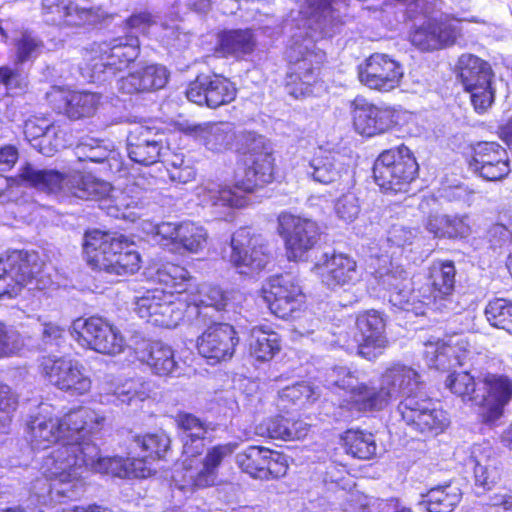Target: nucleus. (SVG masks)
<instances>
[{
	"label": "nucleus",
	"instance_id": "nucleus-1",
	"mask_svg": "<svg viewBox=\"0 0 512 512\" xmlns=\"http://www.w3.org/2000/svg\"><path fill=\"white\" fill-rule=\"evenodd\" d=\"M20 177L30 186L54 194L59 199L73 196L100 201V208L106 209L110 216L132 222L141 217L148 204V191L142 187V179L127 184L123 189H116L91 174H63L53 169H39L31 164L21 168Z\"/></svg>",
	"mask_w": 512,
	"mask_h": 512
},
{
	"label": "nucleus",
	"instance_id": "nucleus-2",
	"mask_svg": "<svg viewBox=\"0 0 512 512\" xmlns=\"http://www.w3.org/2000/svg\"><path fill=\"white\" fill-rule=\"evenodd\" d=\"M104 420L102 415L87 407H78L57 417L48 404H41L38 413L31 417L27 433L32 449L45 450L58 444L56 449L43 457L39 468L51 481L46 489L51 498L55 495L54 486L60 487L63 479L56 473L58 465L51 466L49 462L56 460L60 451L68 447H77L78 454L87 436L99 431Z\"/></svg>",
	"mask_w": 512,
	"mask_h": 512
},
{
	"label": "nucleus",
	"instance_id": "nucleus-3",
	"mask_svg": "<svg viewBox=\"0 0 512 512\" xmlns=\"http://www.w3.org/2000/svg\"><path fill=\"white\" fill-rule=\"evenodd\" d=\"M304 21L306 37L303 43L295 39L288 51L290 68L285 89L295 99L315 94L322 88L318 81L320 64L325 58L321 50H315L318 37L334 32L337 16L334 15L336 0H295Z\"/></svg>",
	"mask_w": 512,
	"mask_h": 512
},
{
	"label": "nucleus",
	"instance_id": "nucleus-4",
	"mask_svg": "<svg viewBox=\"0 0 512 512\" xmlns=\"http://www.w3.org/2000/svg\"><path fill=\"white\" fill-rule=\"evenodd\" d=\"M49 464L58 465L56 473L63 479L60 487L54 486L55 495L71 500L85 492V479L89 471L119 478H146L152 473L146 461L139 458L101 457L91 435L82 443L78 454L77 447L65 448Z\"/></svg>",
	"mask_w": 512,
	"mask_h": 512
},
{
	"label": "nucleus",
	"instance_id": "nucleus-5",
	"mask_svg": "<svg viewBox=\"0 0 512 512\" xmlns=\"http://www.w3.org/2000/svg\"><path fill=\"white\" fill-rule=\"evenodd\" d=\"M327 382L329 386L346 390L348 397L343 406L357 412L380 411L400 397L417 396L421 384L419 373L400 362L384 370L379 388L359 382L355 373L343 366L334 367Z\"/></svg>",
	"mask_w": 512,
	"mask_h": 512
},
{
	"label": "nucleus",
	"instance_id": "nucleus-6",
	"mask_svg": "<svg viewBox=\"0 0 512 512\" xmlns=\"http://www.w3.org/2000/svg\"><path fill=\"white\" fill-rule=\"evenodd\" d=\"M251 144L244 160L243 172L235 175L234 186H222L208 182L196 187L195 194L201 205L215 208L218 212L243 208L248 204L247 194L273 181L274 157L266 147L265 138L250 136Z\"/></svg>",
	"mask_w": 512,
	"mask_h": 512
},
{
	"label": "nucleus",
	"instance_id": "nucleus-7",
	"mask_svg": "<svg viewBox=\"0 0 512 512\" xmlns=\"http://www.w3.org/2000/svg\"><path fill=\"white\" fill-rule=\"evenodd\" d=\"M154 281L166 289L147 290L136 298L135 311L148 323L165 328H175L183 319L185 301L184 292L191 286L189 272L182 266L166 263L157 268Z\"/></svg>",
	"mask_w": 512,
	"mask_h": 512
},
{
	"label": "nucleus",
	"instance_id": "nucleus-8",
	"mask_svg": "<svg viewBox=\"0 0 512 512\" xmlns=\"http://www.w3.org/2000/svg\"><path fill=\"white\" fill-rule=\"evenodd\" d=\"M83 249L88 264L107 282H116L118 277L134 274L140 269V254L135 244L123 235L88 231Z\"/></svg>",
	"mask_w": 512,
	"mask_h": 512
},
{
	"label": "nucleus",
	"instance_id": "nucleus-9",
	"mask_svg": "<svg viewBox=\"0 0 512 512\" xmlns=\"http://www.w3.org/2000/svg\"><path fill=\"white\" fill-rule=\"evenodd\" d=\"M479 382L483 385L482 393L476 389L474 376L463 371L450 374L445 383L463 402L478 407L483 423L495 425L512 399V380L504 375L487 373Z\"/></svg>",
	"mask_w": 512,
	"mask_h": 512
},
{
	"label": "nucleus",
	"instance_id": "nucleus-10",
	"mask_svg": "<svg viewBox=\"0 0 512 512\" xmlns=\"http://www.w3.org/2000/svg\"><path fill=\"white\" fill-rule=\"evenodd\" d=\"M139 52L137 35L127 34L110 41L95 43L85 51L83 64L79 67L80 73L89 82L106 81L134 62Z\"/></svg>",
	"mask_w": 512,
	"mask_h": 512
},
{
	"label": "nucleus",
	"instance_id": "nucleus-11",
	"mask_svg": "<svg viewBox=\"0 0 512 512\" xmlns=\"http://www.w3.org/2000/svg\"><path fill=\"white\" fill-rule=\"evenodd\" d=\"M43 267L44 263L35 251H8L0 258V299L16 297L28 285L30 290L44 289Z\"/></svg>",
	"mask_w": 512,
	"mask_h": 512
},
{
	"label": "nucleus",
	"instance_id": "nucleus-12",
	"mask_svg": "<svg viewBox=\"0 0 512 512\" xmlns=\"http://www.w3.org/2000/svg\"><path fill=\"white\" fill-rule=\"evenodd\" d=\"M419 166L411 150L401 145L383 151L375 160L373 176L386 192H407L418 175Z\"/></svg>",
	"mask_w": 512,
	"mask_h": 512
},
{
	"label": "nucleus",
	"instance_id": "nucleus-13",
	"mask_svg": "<svg viewBox=\"0 0 512 512\" xmlns=\"http://www.w3.org/2000/svg\"><path fill=\"white\" fill-rule=\"evenodd\" d=\"M237 448V442L219 444L208 449L201 462L183 460L181 468L175 469L172 475L173 485L185 494L192 493L196 488L213 486L222 461L231 456Z\"/></svg>",
	"mask_w": 512,
	"mask_h": 512
},
{
	"label": "nucleus",
	"instance_id": "nucleus-14",
	"mask_svg": "<svg viewBox=\"0 0 512 512\" xmlns=\"http://www.w3.org/2000/svg\"><path fill=\"white\" fill-rule=\"evenodd\" d=\"M70 332L82 347L101 354L117 355L126 347L121 331L101 317L78 318L72 322Z\"/></svg>",
	"mask_w": 512,
	"mask_h": 512
},
{
	"label": "nucleus",
	"instance_id": "nucleus-15",
	"mask_svg": "<svg viewBox=\"0 0 512 512\" xmlns=\"http://www.w3.org/2000/svg\"><path fill=\"white\" fill-rule=\"evenodd\" d=\"M374 283L378 286V292L384 290L388 293L392 306L413 312L415 315L424 314L422 305L417 302L418 294L413 288V282L409 274L399 265L390 261L389 267H379L369 282V287L375 291Z\"/></svg>",
	"mask_w": 512,
	"mask_h": 512
},
{
	"label": "nucleus",
	"instance_id": "nucleus-16",
	"mask_svg": "<svg viewBox=\"0 0 512 512\" xmlns=\"http://www.w3.org/2000/svg\"><path fill=\"white\" fill-rule=\"evenodd\" d=\"M424 360L429 368L449 370L456 366L475 364L480 354L467 336L454 334L443 339L431 338L424 343Z\"/></svg>",
	"mask_w": 512,
	"mask_h": 512
},
{
	"label": "nucleus",
	"instance_id": "nucleus-17",
	"mask_svg": "<svg viewBox=\"0 0 512 512\" xmlns=\"http://www.w3.org/2000/svg\"><path fill=\"white\" fill-rule=\"evenodd\" d=\"M458 69L459 78L464 89L470 93L471 102L476 112L487 111L495 98L490 65L477 56L464 54L459 58Z\"/></svg>",
	"mask_w": 512,
	"mask_h": 512
},
{
	"label": "nucleus",
	"instance_id": "nucleus-18",
	"mask_svg": "<svg viewBox=\"0 0 512 512\" xmlns=\"http://www.w3.org/2000/svg\"><path fill=\"white\" fill-rule=\"evenodd\" d=\"M42 374L57 387L72 396L88 394L92 379L85 365L71 357H47L42 363Z\"/></svg>",
	"mask_w": 512,
	"mask_h": 512
},
{
	"label": "nucleus",
	"instance_id": "nucleus-19",
	"mask_svg": "<svg viewBox=\"0 0 512 512\" xmlns=\"http://www.w3.org/2000/svg\"><path fill=\"white\" fill-rule=\"evenodd\" d=\"M397 409L411 431L425 437L439 435L449 424L446 413L428 397H406Z\"/></svg>",
	"mask_w": 512,
	"mask_h": 512
},
{
	"label": "nucleus",
	"instance_id": "nucleus-20",
	"mask_svg": "<svg viewBox=\"0 0 512 512\" xmlns=\"http://www.w3.org/2000/svg\"><path fill=\"white\" fill-rule=\"evenodd\" d=\"M305 174L313 181L328 185L340 182L343 189L354 185L353 159L336 150L319 148L313 157L303 161Z\"/></svg>",
	"mask_w": 512,
	"mask_h": 512
},
{
	"label": "nucleus",
	"instance_id": "nucleus-21",
	"mask_svg": "<svg viewBox=\"0 0 512 512\" xmlns=\"http://www.w3.org/2000/svg\"><path fill=\"white\" fill-rule=\"evenodd\" d=\"M278 233L284 240L287 257L292 261L305 260L308 251L319 240V228L315 221L287 212L278 216Z\"/></svg>",
	"mask_w": 512,
	"mask_h": 512
},
{
	"label": "nucleus",
	"instance_id": "nucleus-22",
	"mask_svg": "<svg viewBox=\"0 0 512 512\" xmlns=\"http://www.w3.org/2000/svg\"><path fill=\"white\" fill-rule=\"evenodd\" d=\"M271 259L263 238L253 235L248 228H240L231 237L230 263L240 274L261 271Z\"/></svg>",
	"mask_w": 512,
	"mask_h": 512
},
{
	"label": "nucleus",
	"instance_id": "nucleus-23",
	"mask_svg": "<svg viewBox=\"0 0 512 512\" xmlns=\"http://www.w3.org/2000/svg\"><path fill=\"white\" fill-rule=\"evenodd\" d=\"M42 15L47 24L55 26H80L95 24L106 17L100 7L89 0H43Z\"/></svg>",
	"mask_w": 512,
	"mask_h": 512
},
{
	"label": "nucleus",
	"instance_id": "nucleus-24",
	"mask_svg": "<svg viewBox=\"0 0 512 512\" xmlns=\"http://www.w3.org/2000/svg\"><path fill=\"white\" fill-rule=\"evenodd\" d=\"M263 298L275 316L288 319L300 310L305 296L297 278L285 273L269 279L263 287Z\"/></svg>",
	"mask_w": 512,
	"mask_h": 512
},
{
	"label": "nucleus",
	"instance_id": "nucleus-25",
	"mask_svg": "<svg viewBox=\"0 0 512 512\" xmlns=\"http://www.w3.org/2000/svg\"><path fill=\"white\" fill-rule=\"evenodd\" d=\"M152 233L158 244L170 251L198 253L205 248L208 239L205 228L191 221L162 222L153 226Z\"/></svg>",
	"mask_w": 512,
	"mask_h": 512
},
{
	"label": "nucleus",
	"instance_id": "nucleus-26",
	"mask_svg": "<svg viewBox=\"0 0 512 512\" xmlns=\"http://www.w3.org/2000/svg\"><path fill=\"white\" fill-rule=\"evenodd\" d=\"M236 463L244 473L260 480L283 477L289 467L285 454L263 446L247 447L237 454Z\"/></svg>",
	"mask_w": 512,
	"mask_h": 512
},
{
	"label": "nucleus",
	"instance_id": "nucleus-27",
	"mask_svg": "<svg viewBox=\"0 0 512 512\" xmlns=\"http://www.w3.org/2000/svg\"><path fill=\"white\" fill-rule=\"evenodd\" d=\"M456 269L452 261H437L429 268V280L433 288L430 295H420L417 291V302L424 307H431L441 312L454 311L456 304L453 301Z\"/></svg>",
	"mask_w": 512,
	"mask_h": 512
},
{
	"label": "nucleus",
	"instance_id": "nucleus-28",
	"mask_svg": "<svg viewBox=\"0 0 512 512\" xmlns=\"http://www.w3.org/2000/svg\"><path fill=\"white\" fill-rule=\"evenodd\" d=\"M312 271L331 290L355 285L361 278L356 261L343 253H323Z\"/></svg>",
	"mask_w": 512,
	"mask_h": 512
},
{
	"label": "nucleus",
	"instance_id": "nucleus-29",
	"mask_svg": "<svg viewBox=\"0 0 512 512\" xmlns=\"http://www.w3.org/2000/svg\"><path fill=\"white\" fill-rule=\"evenodd\" d=\"M359 80L370 89L389 92L400 85L402 65L383 53H374L359 66Z\"/></svg>",
	"mask_w": 512,
	"mask_h": 512
},
{
	"label": "nucleus",
	"instance_id": "nucleus-30",
	"mask_svg": "<svg viewBox=\"0 0 512 512\" xmlns=\"http://www.w3.org/2000/svg\"><path fill=\"white\" fill-rule=\"evenodd\" d=\"M239 338L234 327L227 323H214L197 339L199 354L211 364L232 358Z\"/></svg>",
	"mask_w": 512,
	"mask_h": 512
},
{
	"label": "nucleus",
	"instance_id": "nucleus-31",
	"mask_svg": "<svg viewBox=\"0 0 512 512\" xmlns=\"http://www.w3.org/2000/svg\"><path fill=\"white\" fill-rule=\"evenodd\" d=\"M470 169L487 181H500L511 171L505 148L496 142H480L473 147Z\"/></svg>",
	"mask_w": 512,
	"mask_h": 512
},
{
	"label": "nucleus",
	"instance_id": "nucleus-32",
	"mask_svg": "<svg viewBox=\"0 0 512 512\" xmlns=\"http://www.w3.org/2000/svg\"><path fill=\"white\" fill-rule=\"evenodd\" d=\"M186 97L197 105H206L217 108L233 101L236 97V88L227 78L214 75L213 77H198L190 83L186 90Z\"/></svg>",
	"mask_w": 512,
	"mask_h": 512
},
{
	"label": "nucleus",
	"instance_id": "nucleus-33",
	"mask_svg": "<svg viewBox=\"0 0 512 512\" xmlns=\"http://www.w3.org/2000/svg\"><path fill=\"white\" fill-rule=\"evenodd\" d=\"M164 134L149 126L138 125L127 138L129 158L141 165H152L160 160L165 149Z\"/></svg>",
	"mask_w": 512,
	"mask_h": 512
},
{
	"label": "nucleus",
	"instance_id": "nucleus-34",
	"mask_svg": "<svg viewBox=\"0 0 512 512\" xmlns=\"http://www.w3.org/2000/svg\"><path fill=\"white\" fill-rule=\"evenodd\" d=\"M356 325L360 332L358 353L368 360L377 358L388 343L383 316L376 310H368L357 316Z\"/></svg>",
	"mask_w": 512,
	"mask_h": 512
},
{
	"label": "nucleus",
	"instance_id": "nucleus-35",
	"mask_svg": "<svg viewBox=\"0 0 512 512\" xmlns=\"http://www.w3.org/2000/svg\"><path fill=\"white\" fill-rule=\"evenodd\" d=\"M47 95L55 108L72 120L92 117L101 100L98 93L71 91L61 87H53Z\"/></svg>",
	"mask_w": 512,
	"mask_h": 512
},
{
	"label": "nucleus",
	"instance_id": "nucleus-36",
	"mask_svg": "<svg viewBox=\"0 0 512 512\" xmlns=\"http://www.w3.org/2000/svg\"><path fill=\"white\" fill-rule=\"evenodd\" d=\"M355 130L367 137L382 134L393 125V111L388 107L376 106L362 97L352 102Z\"/></svg>",
	"mask_w": 512,
	"mask_h": 512
},
{
	"label": "nucleus",
	"instance_id": "nucleus-37",
	"mask_svg": "<svg viewBox=\"0 0 512 512\" xmlns=\"http://www.w3.org/2000/svg\"><path fill=\"white\" fill-rule=\"evenodd\" d=\"M134 353L137 360L146 364L155 375L177 377L181 374L174 350L161 341L143 340L135 347Z\"/></svg>",
	"mask_w": 512,
	"mask_h": 512
},
{
	"label": "nucleus",
	"instance_id": "nucleus-38",
	"mask_svg": "<svg viewBox=\"0 0 512 512\" xmlns=\"http://www.w3.org/2000/svg\"><path fill=\"white\" fill-rule=\"evenodd\" d=\"M190 279L191 286L182 295V298L188 299L187 302L185 301V311L202 318H214L215 313L225 310L227 298L220 288L202 285L198 289L191 276Z\"/></svg>",
	"mask_w": 512,
	"mask_h": 512
},
{
	"label": "nucleus",
	"instance_id": "nucleus-39",
	"mask_svg": "<svg viewBox=\"0 0 512 512\" xmlns=\"http://www.w3.org/2000/svg\"><path fill=\"white\" fill-rule=\"evenodd\" d=\"M469 464L473 466L475 485L483 491L491 490L501 479L500 461L489 443L473 445Z\"/></svg>",
	"mask_w": 512,
	"mask_h": 512
},
{
	"label": "nucleus",
	"instance_id": "nucleus-40",
	"mask_svg": "<svg viewBox=\"0 0 512 512\" xmlns=\"http://www.w3.org/2000/svg\"><path fill=\"white\" fill-rule=\"evenodd\" d=\"M25 138L31 146L45 156H52L65 147L63 131L45 119H28L24 125Z\"/></svg>",
	"mask_w": 512,
	"mask_h": 512
},
{
	"label": "nucleus",
	"instance_id": "nucleus-41",
	"mask_svg": "<svg viewBox=\"0 0 512 512\" xmlns=\"http://www.w3.org/2000/svg\"><path fill=\"white\" fill-rule=\"evenodd\" d=\"M169 79V71L163 65L150 64L117 81V88L126 94L149 92L163 88Z\"/></svg>",
	"mask_w": 512,
	"mask_h": 512
},
{
	"label": "nucleus",
	"instance_id": "nucleus-42",
	"mask_svg": "<svg viewBox=\"0 0 512 512\" xmlns=\"http://www.w3.org/2000/svg\"><path fill=\"white\" fill-rule=\"evenodd\" d=\"M183 131L213 152L228 149L235 136L233 125L229 122L187 124Z\"/></svg>",
	"mask_w": 512,
	"mask_h": 512
},
{
	"label": "nucleus",
	"instance_id": "nucleus-43",
	"mask_svg": "<svg viewBox=\"0 0 512 512\" xmlns=\"http://www.w3.org/2000/svg\"><path fill=\"white\" fill-rule=\"evenodd\" d=\"M309 429L310 425L303 420L276 415L267 417L257 424L255 434L260 437L292 441L304 438Z\"/></svg>",
	"mask_w": 512,
	"mask_h": 512
},
{
	"label": "nucleus",
	"instance_id": "nucleus-44",
	"mask_svg": "<svg viewBox=\"0 0 512 512\" xmlns=\"http://www.w3.org/2000/svg\"><path fill=\"white\" fill-rule=\"evenodd\" d=\"M182 430L183 460H197L195 457L202 454L205 447V435L208 425L196 416L189 413H179L176 418Z\"/></svg>",
	"mask_w": 512,
	"mask_h": 512
},
{
	"label": "nucleus",
	"instance_id": "nucleus-45",
	"mask_svg": "<svg viewBox=\"0 0 512 512\" xmlns=\"http://www.w3.org/2000/svg\"><path fill=\"white\" fill-rule=\"evenodd\" d=\"M426 229L437 238L465 239L472 233L468 215L432 214L426 222Z\"/></svg>",
	"mask_w": 512,
	"mask_h": 512
},
{
	"label": "nucleus",
	"instance_id": "nucleus-46",
	"mask_svg": "<svg viewBox=\"0 0 512 512\" xmlns=\"http://www.w3.org/2000/svg\"><path fill=\"white\" fill-rule=\"evenodd\" d=\"M255 46L256 40L252 30H226L218 35L215 52L222 57L241 59L251 54Z\"/></svg>",
	"mask_w": 512,
	"mask_h": 512
},
{
	"label": "nucleus",
	"instance_id": "nucleus-47",
	"mask_svg": "<svg viewBox=\"0 0 512 512\" xmlns=\"http://www.w3.org/2000/svg\"><path fill=\"white\" fill-rule=\"evenodd\" d=\"M280 349V336L271 327L259 325L250 330L249 353L256 361L268 362L279 353Z\"/></svg>",
	"mask_w": 512,
	"mask_h": 512
},
{
	"label": "nucleus",
	"instance_id": "nucleus-48",
	"mask_svg": "<svg viewBox=\"0 0 512 512\" xmlns=\"http://www.w3.org/2000/svg\"><path fill=\"white\" fill-rule=\"evenodd\" d=\"M462 492L458 484L449 482L431 488L422 495L418 505L427 512H452L459 504Z\"/></svg>",
	"mask_w": 512,
	"mask_h": 512
},
{
	"label": "nucleus",
	"instance_id": "nucleus-49",
	"mask_svg": "<svg viewBox=\"0 0 512 512\" xmlns=\"http://www.w3.org/2000/svg\"><path fill=\"white\" fill-rule=\"evenodd\" d=\"M151 384L143 378H131L118 384L112 393L111 402L116 405L138 407L141 402L150 396Z\"/></svg>",
	"mask_w": 512,
	"mask_h": 512
},
{
	"label": "nucleus",
	"instance_id": "nucleus-50",
	"mask_svg": "<svg viewBox=\"0 0 512 512\" xmlns=\"http://www.w3.org/2000/svg\"><path fill=\"white\" fill-rule=\"evenodd\" d=\"M136 448H140L143 453L140 460L146 461V465L151 467V461L161 459L170 447V438L162 430L145 435H137L133 440Z\"/></svg>",
	"mask_w": 512,
	"mask_h": 512
},
{
	"label": "nucleus",
	"instance_id": "nucleus-51",
	"mask_svg": "<svg viewBox=\"0 0 512 512\" xmlns=\"http://www.w3.org/2000/svg\"><path fill=\"white\" fill-rule=\"evenodd\" d=\"M346 452L361 460L371 459L376 455L377 444L372 433L361 430H347L342 436Z\"/></svg>",
	"mask_w": 512,
	"mask_h": 512
},
{
	"label": "nucleus",
	"instance_id": "nucleus-52",
	"mask_svg": "<svg viewBox=\"0 0 512 512\" xmlns=\"http://www.w3.org/2000/svg\"><path fill=\"white\" fill-rule=\"evenodd\" d=\"M318 397L315 389L306 382H300L287 386L279 392L277 406L280 409H288L290 404L302 405L314 401Z\"/></svg>",
	"mask_w": 512,
	"mask_h": 512
},
{
	"label": "nucleus",
	"instance_id": "nucleus-53",
	"mask_svg": "<svg viewBox=\"0 0 512 512\" xmlns=\"http://www.w3.org/2000/svg\"><path fill=\"white\" fill-rule=\"evenodd\" d=\"M485 316L488 322L499 329H503L512 334V302L496 298L487 304Z\"/></svg>",
	"mask_w": 512,
	"mask_h": 512
},
{
	"label": "nucleus",
	"instance_id": "nucleus-54",
	"mask_svg": "<svg viewBox=\"0 0 512 512\" xmlns=\"http://www.w3.org/2000/svg\"><path fill=\"white\" fill-rule=\"evenodd\" d=\"M109 148L99 139L83 138L75 147V155L80 161L100 163L109 156Z\"/></svg>",
	"mask_w": 512,
	"mask_h": 512
},
{
	"label": "nucleus",
	"instance_id": "nucleus-55",
	"mask_svg": "<svg viewBox=\"0 0 512 512\" xmlns=\"http://www.w3.org/2000/svg\"><path fill=\"white\" fill-rule=\"evenodd\" d=\"M169 178L173 182L188 183L196 176V171L190 161L184 159L182 154H173L164 160Z\"/></svg>",
	"mask_w": 512,
	"mask_h": 512
},
{
	"label": "nucleus",
	"instance_id": "nucleus-56",
	"mask_svg": "<svg viewBox=\"0 0 512 512\" xmlns=\"http://www.w3.org/2000/svg\"><path fill=\"white\" fill-rule=\"evenodd\" d=\"M16 58L20 63L32 61L37 58L43 49L42 42L29 33H24L16 41Z\"/></svg>",
	"mask_w": 512,
	"mask_h": 512
},
{
	"label": "nucleus",
	"instance_id": "nucleus-57",
	"mask_svg": "<svg viewBox=\"0 0 512 512\" xmlns=\"http://www.w3.org/2000/svg\"><path fill=\"white\" fill-rule=\"evenodd\" d=\"M335 211L343 221L348 223L354 221L360 212L358 198L351 192L342 195L335 204Z\"/></svg>",
	"mask_w": 512,
	"mask_h": 512
},
{
	"label": "nucleus",
	"instance_id": "nucleus-58",
	"mask_svg": "<svg viewBox=\"0 0 512 512\" xmlns=\"http://www.w3.org/2000/svg\"><path fill=\"white\" fill-rule=\"evenodd\" d=\"M418 231L410 227L395 224L388 231L387 243L398 248L410 245L417 236Z\"/></svg>",
	"mask_w": 512,
	"mask_h": 512
},
{
	"label": "nucleus",
	"instance_id": "nucleus-59",
	"mask_svg": "<svg viewBox=\"0 0 512 512\" xmlns=\"http://www.w3.org/2000/svg\"><path fill=\"white\" fill-rule=\"evenodd\" d=\"M18 347V334L0 321V359L12 355Z\"/></svg>",
	"mask_w": 512,
	"mask_h": 512
},
{
	"label": "nucleus",
	"instance_id": "nucleus-60",
	"mask_svg": "<svg viewBox=\"0 0 512 512\" xmlns=\"http://www.w3.org/2000/svg\"><path fill=\"white\" fill-rule=\"evenodd\" d=\"M16 405L17 398L12 393L11 388L8 385L0 383V412L5 413L0 420L3 431L6 430L10 422L9 413L16 408Z\"/></svg>",
	"mask_w": 512,
	"mask_h": 512
},
{
	"label": "nucleus",
	"instance_id": "nucleus-61",
	"mask_svg": "<svg viewBox=\"0 0 512 512\" xmlns=\"http://www.w3.org/2000/svg\"><path fill=\"white\" fill-rule=\"evenodd\" d=\"M332 338L324 337L325 342H327L331 346H337L345 349H350L354 347V344L358 346V342L360 339H352L350 337L349 332L344 327H337L331 332Z\"/></svg>",
	"mask_w": 512,
	"mask_h": 512
},
{
	"label": "nucleus",
	"instance_id": "nucleus-62",
	"mask_svg": "<svg viewBox=\"0 0 512 512\" xmlns=\"http://www.w3.org/2000/svg\"><path fill=\"white\" fill-rule=\"evenodd\" d=\"M153 23L152 16L147 12L133 14L126 20L129 34L136 35L137 32H144Z\"/></svg>",
	"mask_w": 512,
	"mask_h": 512
},
{
	"label": "nucleus",
	"instance_id": "nucleus-63",
	"mask_svg": "<svg viewBox=\"0 0 512 512\" xmlns=\"http://www.w3.org/2000/svg\"><path fill=\"white\" fill-rule=\"evenodd\" d=\"M18 160V150L13 145L0 148V172L10 170Z\"/></svg>",
	"mask_w": 512,
	"mask_h": 512
},
{
	"label": "nucleus",
	"instance_id": "nucleus-64",
	"mask_svg": "<svg viewBox=\"0 0 512 512\" xmlns=\"http://www.w3.org/2000/svg\"><path fill=\"white\" fill-rule=\"evenodd\" d=\"M347 501L348 504L345 507L347 512H366L369 504L367 496L359 493L358 491L351 492Z\"/></svg>",
	"mask_w": 512,
	"mask_h": 512
}]
</instances>
